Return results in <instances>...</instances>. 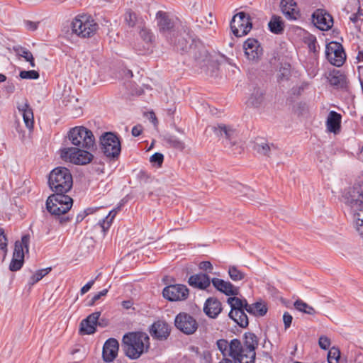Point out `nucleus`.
I'll list each match as a JSON object with an SVG mask.
<instances>
[{"label": "nucleus", "mask_w": 363, "mask_h": 363, "mask_svg": "<svg viewBox=\"0 0 363 363\" xmlns=\"http://www.w3.org/2000/svg\"><path fill=\"white\" fill-rule=\"evenodd\" d=\"M343 198L345 203L350 208L353 214L356 229L363 238V173Z\"/></svg>", "instance_id": "f257e3e1"}, {"label": "nucleus", "mask_w": 363, "mask_h": 363, "mask_svg": "<svg viewBox=\"0 0 363 363\" xmlns=\"http://www.w3.org/2000/svg\"><path fill=\"white\" fill-rule=\"evenodd\" d=\"M150 337L145 332H130L122 340V348L125 354L133 359L139 358L150 348Z\"/></svg>", "instance_id": "f03ea898"}, {"label": "nucleus", "mask_w": 363, "mask_h": 363, "mask_svg": "<svg viewBox=\"0 0 363 363\" xmlns=\"http://www.w3.org/2000/svg\"><path fill=\"white\" fill-rule=\"evenodd\" d=\"M48 185L54 193H67L73 185L70 171L63 167L55 168L49 174Z\"/></svg>", "instance_id": "7ed1b4c3"}, {"label": "nucleus", "mask_w": 363, "mask_h": 363, "mask_svg": "<svg viewBox=\"0 0 363 363\" xmlns=\"http://www.w3.org/2000/svg\"><path fill=\"white\" fill-rule=\"evenodd\" d=\"M100 150L104 155L111 161L117 160L121 152V143L119 137L113 132H106L99 138Z\"/></svg>", "instance_id": "20e7f679"}, {"label": "nucleus", "mask_w": 363, "mask_h": 363, "mask_svg": "<svg viewBox=\"0 0 363 363\" xmlns=\"http://www.w3.org/2000/svg\"><path fill=\"white\" fill-rule=\"evenodd\" d=\"M68 140L76 147L92 150L96 146L93 133L84 126H76L67 133Z\"/></svg>", "instance_id": "39448f33"}, {"label": "nucleus", "mask_w": 363, "mask_h": 363, "mask_svg": "<svg viewBox=\"0 0 363 363\" xmlns=\"http://www.w3.org/2000/svg\"><path fill=\"white\" fill-rule=\"evenodd\" d=\"M67 193H55L48 196L46 201L48 211L55 216L67 213L72 208L73 199Z\"/></svg>", "instance_id": "423d86ee"}, {"label": "nucleus", "mask_w": 363, "mask_h": 363, "mask_svg": "<svg viewBox=\"0 0 363 363\" xmlns=\"http://www.w3.org/2000/svg\"><path fill=\"white\" fill-rule=\"evenodd\" d=\"M60 156L65 161L77 165H84L90 163L94 155L86 149L82 147H65L60 150Z\"/></svg>", "instance_id": "0eeeda50"}, {"label": "nucleus", "mask_w": 363, "mask_h": 363, "mask_svg": "<svg viewBox=\"0 0 363 363\" xmlns=\"http://www.w3.org/2000/svg\"><path fill=\"white\" fill-rule=\"evenodd\" d=\"M227 303L230 305L231 310L228 313V316L235 323L241 328H247L249 325L248 318L243 311V308L246 305V299L233 296L227 299Z\"/></svg>", "instance_id": "6e6552de"}, {"label": "nucleus", "mask_w": 363, "mask_h": 363, "mask_svg": "<svg viewBox=\"0 0 363 363\" xmlns=\"http://www.w3.org/2000/svg\"><path fill=\"white\" fill-rule=\"evenodd\" d=\"M97 29V23H95L90 16H78L72 22V32L81 38H89L92 36Z\"/></svg>", "instance_id": "1a4fd4ad"}, {"label": "nucleus", "mask_w": 363, "mask_h": 363, "mask_svg": "<svg viewBox=\"0 0 363 363\" xmlns=\"http://www.w3.org/2000/svg\"><path fill=\"white\" fill-rule=\"evenodd\" d=\"M30 243V235H24L21 240L15 242L13 257L9 264V269L11 272H16L21 269L24 262L25 252H28Z\"/></svg>", "instance_id": "9d476101"}, {"label": "nucleus", "mask_w": 363, "mask_h": 363, "mask_svg": "<svg viewBox=\"0 0 363 363\" xmlns=\"http://www.w3.org/2000/svg\"><path fill=\"white\" fill-rule=\"evenodd\" d=\"M252 28V19L249 14L239 12L233 16L230 21V28L236 37L247 35Z\"/></svg>", "instance_id": "9b49d317"}, {"label": "nucleus", "mask_w": 363, "mask_h": 363, "mask_svg": "<svg viewBox=\"0 0 363 363\" xmlns=\"http://www.w3.org/2000/svg\"><path fill=\"white\" fill-rule=\"evenodd\" d=\"M229 356L233 359L234 363H255V357L248 358L247 349L236 338L232 340L229 344Z\"/></svg>", "instance_id": "f8f14e48"}, {"label": "nucleus", "mask_w": 363, "mask_h": 363, "mask_svg": "<svg viewBox=\"0 0 363 363\" xmlns=\"http://www.w3.org/2000/svg\"><path fill=\"white\" fill-rule=\"evenodd\" d=\"M174 325L177 329L186 335L194 334L198 328L196 319L185 312H181L176 315Z\"/></svg>", "instance_id": "ddd939ff"}, {"label": "nucleus", "mask_w": 363, "mask_h": 363, "mask_svg": "<svg viewBox=\"0 0 363 363\" xmlns=\"http://www.w3.org/2000/svg\"><path fill=\"white\" fill-rule=\"evenodd\" d=\"M189 291L184 284H171L163 289V297L169 301H182L187 299Z\"/></svg>", "instance_id": "4468645a"}, {"label": "nucleus", "mask_w": 363, "mask_h": 363, "mask_svg": "<svg viewBox=\"0 0 363 363\" xmlns=\"http://www.w3.org/2000/svg\"><path fill=\"white\" fill-rule=\"evenodd\" d=\"M326 57L334 66L340 67L346 59V54L340 43H333L326 47Z\"/></svg>", "instance_id": "2eb2a0df"}, {"label": "nucleus", "mask_w": 363, "mask_h": 363, "mask_svg": "<svg viewBox=\"0 0 363 363\" xmlns=\"http://www.w3.org/2000/svg\"><path fill=\"white\" fill-rule=\"evenodd\" d=\"M245 55L248 60L258 62L262 55L263 49L257 39L248 38L243 44Z\"/></svg>", "instance_id": "dca6fc26"}, {"label": "nucleus", "mask_w": 363, "mask_h": 363, "mask_svg": "<svg viewBox=\"0 0 363 363\" xmlns=\"http://www.w3.org/2000/svg\"><path fill=\"white\" fill-rule=\"evenodd\" d=\"M101 315V311H96L85 319L82 320L80 323L79 333L81 335H91L95 333L97 325L104 326L99 318Z\"/></svg>", "instance_id": "f3484780"}, {"label": "nucleus", "mask_w": 363, "mask_h": 363, "mask_svg": "<svg viewBox=\"0 0 363 363\" xmlns=\"http://www.w3.org/2000/svg\"><path fill=\"white\" fill-rule=\"evenodd\" d=\"M313 23L320 30H328L333 25L330 14L323 9H317L312 15Z\"/></svg>", "instance_id": "a211bd4d"}, {"label": "nucleus", "mask_w": 363, "mask_h": 363, "mask_svg": "<svg viewBox=\"0 0 363 363\" xmlns=\"http://www.w3.org/2000/svg\"><path fill=\"white\" fill-rule=\"evenodd\" d=\"M171 328L168 323L164 320L154 322L149 329L151 336L158 340H165L169 336Z\"/></svg>", "instance_id": "6ab92c4d"}, {"label": "nucleus", "mask_w": 363, "mask_h": 363, "mask_svg": "<svg viewBox=\"0 0 363 363\" xmlns=\"http://www.w3.org/2000/svg\"><path fill=\"white\" fill-rule=\"evenodd\" d=\"M119 344L116 339H108L103 347L102 357L106 362H112L117 356Z\"/></svg>", "instance_id": "aec40b11"}, {"label": "nucleus", "mask_w": 363, "mask_h": 363, "mask_svg": "<svg viewBox=\"0 0 363 363\" xmlns=\"http://www.w3.org/2000/svg\"><path fill=\"white\" fill-rule=\"evenodd\" d=\"M211 283L216 290L226 296H236L239 294V289L230 281L219 278H213Z\"/></svg>", "instance_id": "412c9836"}, {"label": "nucleus", "mask_w": 363, "mask_h": 363, "mask_svg": "<svg viewBox=\"0 0 363 363\" xmlns=\"http://www.w3.org/2000/svg\"><path fill=\"white\" fill-rule=\"evenodd\" d=\"M203 311L209 318H216L222 311L220 301L215 297L208 298L203 306Z\"/></svg>", "instance_id": "4be33fe9"}, {"label": "nucleus", "mask_w": 363, "mask_h": 363, "mask_svg": "<svg viewBox=\"0 0 363 363\" xmlns=\"http://www.w3.org/2000/svg\"><path fill=\"white\" fill-rule=\"evenodd\" d=\"M281 10L284 15L289 20H296L299 16V11L295 0H281Z\"/></svg>", "instance_id": "5701e85b"}, {"label": "nucleus", "mask_w": 363, "mask_h": 363, "mask_svg": "<svg viewBox=\"0 0 363 363\" xmlns=\"http://www.w3.org/2000/svg\"><path fill=\"white\" fill-rule=\"evenodd\" d=\"M327 79L330 84L337 89H345L347 85L346 76L340 70L333 69L328 73Z\"/></svg>", "instance_id": "b1692460"}, {"label": "nucleus", "mask_w": 363, "mask_h": 363, "mask_svg": "<svg viewBox=\"0 0 363 363\" xmlns=\"http://www.w3.org/2000/svg\"><path fill=\"white\" fill-rule=\"evenodd\" d=\"M211 280L206 274L199 273L191 275L189 278L188 283L190 286L199 289H206L211 284Z\"/></svg>", "instance_id": "393cba45"}, {"label": "nucleus", "mask_w": 363, "mask_h": 363, "mask_svg": "<svg viewBox=\"0 0 363 363\" xmlns=\"http://www.w3.org/2000/svg\"><path fill=\"white\" fill-rule=\"evenodd\" d=\"M212 130L218 137H225L231 144L235 145V142L233 140L236 135V131L231 127L224 124H218L217 126L212 127Z\"/></svg>", "instance_id": "a878e982"}, {"label": "nucleus", "mask_w": 363, "mask_h": 363, "mask_svg": "<svg viewBox=\"0 0 363 363\" xmlns=\"http://www.w3.org/2000/svg\"><path fill=\"white\" fill-rule=\"evenodd\" d=\"M257 337L252 333H246L244 335V345L245 348L248 352V358L256 357L255 350L258 347Z\"/></svg>", "instance_id": "bb28decb"}, {"label": "nucleus", "mask_w": 363, "mask_h": 363, "mask_svg": "<svg viewBox=\"0 0 363 363\" xmlns=\"http://www.w3.org/2000/svg\"><path fill=\"white\" fill-rule=\"evenodd\" d=\"M18 109L22 113L26 126L30 130L32 129L34 123L33 112L28 101H26L24 104L18 105Z\"/></svg>", "instance_id": "cd10ccee"}, {"label": "nucleus", "mask_w": 363, "mask_h": 363, "mask_svg": "<svg viewBox=\"0 0 363 363\" xmlns=\"http://www.w3.org/2000/svg\"><path fill=\"white\" fill-rule=\"evenodd\" d=\"M342 116L340 113L331 111L328 116L326 125L328 130L334 133L339 132L340 129Z\"/></svg>", "instance_id": "c85d7f7f"}, {"label": "nucleus", "mask_w": 363, "mask_h": 363, "mask_svg": "<svg viewBox=\"0 0 363 363\" xmlns=\"http://www.w3.org/2000/svg\"><path fill=\"white\" fill-rule=\"evenodd\" d=\"M157 25L162 32L170 31L174 27V23L166 12L160 11L156 14Z\"/></svg>", "instance_id": "c756f323"}, {"label": "nucleus", "mask_w": 363, "mask_h": 363, "mask_svg": "<svg viewBox=\"0 0 363 363\" xmlns=\"http://www.w3.org/2000/svg\"><path fill=\"white\" fill-rule=\"evenodd\" d=\"M268 28L272 33L281 35L284 31L285 23L281 17L273 15L268 23Z\"/></svg>", "instance_id": "7c9ffc66"}, {"label": "nucleus", "mask_w": 363, "mask_h": 363, "mask_svg": "<svg viewBox=\"0 0 363 363\" xmlns=\"http://www.w3.org/2000/svg\"><path fill=\"white\" fill-rule=\"evenodd\" d=\"M140 37L145 42L146 46H143V49L140 48H136L138 51L141 52H145L146 50L150 49V45L155 40V35L153 33L146 28H142L140 30Z\"/></svg>", "instance_id": "2f4dec72"}, {"label": "nucleus", "mask_w": 363, "mask_h": 363, "mask_svg": "<svg viewBox=\"0 0 363 363\" xmlns=\"http://www.w3.org/2000/svg\"><path fill=\"white\" fill-rule=\"evenodd\" d=\"M264 91L260 88H255L251 96L248 99L247 103L254 107L259 106L264 101Z\"/></svg>", "instance_id": "473e14b6"}, {"label": "nucleus", "mask_w": 363, "mask_h": 363, "mask_svg": "<svg viewBox=\"0 0 363 363\" xmlns=\"http://www.w3.org/2000/svg\"><path fill=\"white\" fill-rule=\"evenodd\" d=\"M163 140L169 147L179 150H183L185 148L184 143L175 135L167 134L164 136Z\"/></svg>", "instance_id": "72a5a7b5"}, {"label": "nucleus", "mask_w": 363, "mask_h": 363, "mask_svg": "<svg viewBox=\"0 0 363 363\" xmlns=\"http://www.w3.org/2000/svg\"><path fill=\"white\" fill-rule=\"evenodd\" d=\"M174 47L177 51L182 54L187 52L192 49L191 44L182 36L177 37V41L174 43Z\"/></svg>", "instance_id": "f704fd0d"}, {"label": "nucleus", "mask_w": 363, "mask_h": 363, "mask_svg": "<svg viewBox=\"0 0 363 363\" xmlns=\"http://www.w3.org/2000/svg\"><path fill=\"white\" fill-rule=\"evenodd\" d=\"M14 50L19 56L23 57L28 62L32 67H35L33 54L28 49L23 47H18L17 48H14Z\"/></svg>", "instance_id": "c9c22d12"}, {"label": "nucleus", "mask_w": 363, "mask_h": 363, "mask_svg": "<svg viewBox=\"0 0 363 363\" xmlns=\"http://www.w3.org/2000/svg\"><path fill=\"white\" fill-rule=\"evenodd\" d=\"M294 308L302 313L313 315L315 313V310L302 300H297L294 302Z\"/></svg>", "instance_id": "e433bc0d"}, {"label": "nucleus", "mask_w": 363, "mask_h": 363, "mask_svg": "<svg viewBox=\"0 0 363 363\" xmlns=\"http://www.w3.org/2000/svg\"><path fill=\"white\" fill-rule=\"evenodd\" d=\"M51 267H48L36 271L35 273L30 277L28 284L30 286L34 285L35 283L41 280L45 276H46L51 271Z\"/></svg>", "instance_id": "4c0bfd02"}, {"label": "nucleus", "mask_w": 363, "mask_h": 363, "mask_svg": "<svg viewBox=\"0 0 363 363\" xmlns=\"http://www.w3.org/2000/svg\"><path fill=\"white\" fill-rule=\"evenodd\" d=\"M118 208L113 209L112 211H111L109 212V213L105 218H104L102 220L99 221V223L101 225V227L102 228L104 232H105L106 230H107L109 228L113 220L114 219V218L118 212Z\"/></svg>", "instance_id": "58836bf2"}, {"label": "nucleus", "mask_w": 363, "mask_h": 363, "mask_svg": "<svg viewBox=\"0 0 363 363\" xmlns=\"http://www.w3.org/2000/svg\"><path fill=\"white\" fill-rule=\"evenodd\" d=\"M228 272L230 279L234 281H241L245 277V273L235 266H229Z\"/></svg>", "instance_id": "ea45409f"}, {"label": "nucleus", "mask_w": 363, "mask_h": 363, "mask_svg": "<svg viewBox=\"0 0 363 363\" xmlns=\"http://www.w3.org/2000/svg\"><path fill=\"white\" fill-rule=\"evenodd\" d=\"M328 363H341L340 351L337 347H333L328 353Z\"/></svg>", "instance_id": "a19ab883"}, {"label": "nucleus", "mask_w": 363, "mask_h": 363, "mask_svg": "<svg viewBox=\"0 0 363 363\" xmlns=\"http://www.w3.org/2000/svg\"><path fill=\"white\" fill-rule=\"evenodd\" d=\"M290 76L291 65L289 64H286L284 66L280 68L278 79L280 81L287 80Z\"/></svg>", "instance_id": "79ce46f5"}, {"label": "nucleus", "mask_w": 363, "mask_h": 363, "mask_svg": "<svg viewBox=\"0 0 363 363\" xmlns=\"http://www.w3.org/2000/svg\"><path fill=\"white\" fill-rule=\"evenodd\" d=\"M19 76L21 79H37L39 78L40 74L35 70H29V71H21Z\"/></svg>", "instance_id": "37998d69"}, {"label": "nucleus", "mask_w": 363, "mask_h": 363, "mask_svg": "<svg viewBox=\"0 0 363 363\" xmlns=\"http://www.w3.org/2000/svg\"><path fill=\"white\" fill-rule=\"evenodd\" d=\"M125 21L129 27H134L137 21L136 14L130 10L127 11L125 14Z\"/></svg>", "instance_id": "c03bdc74"}, {"label": "nucleus", "mask_w": 363, "mask_h": 363, "mask_svg": "<svg viewBox=\"0 0 363 363\" xmlns=\"http://www.w3.org/2000/svg\"><path fill=\"white\" fill-rule=\"evenodd\" d=\"M255 315L263 316L267 312V308L266 306L261 303H255Z\"/></svg>", "instance_id": "a18cd8bd"}, {"label": "nucleus", "mask_w": 363, "mask_h": 363, "mask_svg": "<svg viewBox=\"0 0 363 363\" xmlns=\"http://www.w3.org/2000/svg\"><path fill=\"white\" fill-rule=\"evenodd\" d=\"M256 150L264 155H268V152L271 150V147L267 143L257 144Z\"/></svg>", "instance_id": "49530a36"}, {"label": "nucleus", "mask_w": 363, "mask_h": 363, "mask_svg": "<svg viewBox=\"0 0 363 363\" xmlns=\"http://www.w3.org/2000/svg\"><path fill=\"white\" fill-rule=\"evenodd\" d=\"M308 85L309 84L308 82H303L300 85L294 86L291 89L292 94L301 95L302 92L308 86Z\"/></svg>", "instance_id": "de8ad7c7"}, {"label": "nucleus", "mask_w": 363, "mask_h": 363, "mask_svg": "<svg viewBox=\"0 0 363 363\" xmlns=\"http://www.w3.org/2000/svg\"><path fill=\"white\" fill-rule=\"evenodd\" d=\"M7 237L5 234L4 228H0V249L2 250H7Z\"/></svg>", "instance_id": "09e8293b"}, {"label": "nucleus", "mask_w": 363, "mask_h": 363, "mask_svg": "<svg viewBox=\"0 0 363 363\" xmlns=\"http://www.w3.org/2000/svg\"><path fill=\"white\" fill-rule=\"evenodd\" d=\"M150 162L160 167L164 160V156L162 153L155 152L150 157Z\"/></svg>", "instance_id": "8fccbe9b"}, {"label": "nucleus", "mask_w": 363, "mask_h": 363, "mask_svg": "<svg viewBox=\"0 0 363 363\" xmlns=\"http://www.w3.org/2000/svg\"><path fill=\"white\" fill-rule=\"evenodd\" d=\"M318 344L321 349L326 350L330 346V340L326 336H320L318 340Z\"/></svg>", "instance_id": "3c124183"}, {"label": "nucleus", "mask_w": 363, "mask_h": 363, "mask_svg": "<svg viewBox=\"0 0 363 363\" xmlns=\"http://www.w3.org/2000/svg\"><path fill=\"white\" fill-rule=\"evenodd\" d=\"M307 43L310 51H312L313 52H317V40L315 36L311 35L310 37H308V38L307 39Z\"/></svg>", "instance_id": "603ef678"}, {"label": "nucleus", "mask_w": 363, "mask_h": 363, "mask_svg": "<svg viewBox=\"0 0 363 363\" xmlns=\"http://www.w3.org/2000/svg\"><path fill=\"white\" fill-rule=\"evenodd\" d=\"M350 20L354 23L363 20V13L362 12L360 7H359L357 12L352 13L350 16Z\"/></svg>", "instance_id": "864d4df0"}, {"label": "nucleus", "mask_w": 363, "mask_h": 363, "mask_svg": "<svg viewBox=\"0 0 363 363\" xmlns=\"http://www.w3.org/2000/svg\"><path fill=\"white\" fill-rule=\"evenodd\" d=\"M200 269L203 271H207L209 273H212L213 271V265L209 261H203L199 264Z\"/></svg>", "instance_id": "5fc2aeb1"}, {"label": "nucleus", "mask_w": 363, "mask_h": 363, "mask_svg": "<svg viewBox=\"0 0 363 363\" xmlns=\"http://www.w3.org/2000/svg\"><path fill=\"white\" fill-rule=\"evenodd\" d=\"M293 317L288 312H285L283 315V321L285 329L289 328L291 326Z\"/></svg>", "instance_id": "6e6d98bb"}, {"label": "nucleus", "mask_w": 363, "mask_h": 363, "mask_svg": "<svg viewBox=\"0 0 363 363\" xmlns=\"http://www.w3.org/2000/svg\"><path fill=\"white\" fill-rule=\"evenodd\" d=\"M217 346L221 352L224 354V352L229 347V344L227 340L221 339L217 341Z\"/></svg>", "instance_id": "4d7b16f0"}, {"label": "nucleus", "mask_w": 363, "mask_h": 363, "mask_svg": "<svg viewBox=\"0 0 363 363\" xmlns=\"http://www.w3.org/2000/svg\"><path fill=\"white\" fill-rule=\"evenodd\" d=\"M91 208H87L84 211L79 213L76 217V223H79L82 222L84 218L91 213Z\"/></svg>", "instance_id": "13d9d810"}, {"label": "nucleus", "mask_w": 363, "mask_h": 363, "mask_svg": "<svg viewBox=\"0 0 363 363\" xmlns=\"http://www.w3.org/2000/svg\"><path fill=\"white\" fill-rule=\"evenodd\" d=\"M96 279H97V277L95 279H92V280L89 281L87 284H86L84 286L82 287V289L80 290V293L82 295L86 294V292H88L90 290V289L94 285L95 280Z\"/></svg>", "instance_id": "bf43d9fd"}, {"label": "nucleus", "mask_w": 363, "mask_h": 363, "mask_svg": "<svg viewBox=\"0 0 363 363\" xmlns=\"http://www.w3.org/2000/svg\"><path fill=\"white\" fill-rule=\"evenodd\" d=\"M212 360V356L208 351H205L202 354L201 363H211Z\"/></svg>", "instance_id": "052dcab7"}, {"label": "nucleus", "mask_w": 363, "mask_h": 363, "mask_svg": "<svg viewBox=\"0 0 363 363\" xmlns=\"http://www.w3.org/2000/svg\"><path fill=\"white\" fill-rule=\"evenodd\" d=\"M142 131H143V127H142V125H135V126L132 128L131 133H132V135H133L134 137H138V136H139V135L142 133Z\"/></svg>", "instance_id": "680f3d73"}, {"label": "nucleus", "mask_w": 363, "mask_h": 363, "mask_svg": "<svg viewBox=\"0 0 363 363\" xmlns=\"http://www.w3.org/2000/svg\"><path fill=\"white\" fill-rule=\"evenodd\" d=\"M255 303L248 304L247 301H246V305H245V308H243V311L245 312L246 311L250 314L255 315Z\"/></svg>", "instance_id": "e2e57ef3"}, {"label": "nucleus", "mask_w": 363, "mask_h": 363, "mask_svg": "<svg viewBox=\"0 0 363 363\" xmlns=\"http://www.w3.org/2000/svg\"><path fill=\"white\" fill-rule=\"evenodd\" d=\"M38 23L32 22V21H27L26 22V28L31 31L35 30L38 28Z\"/></svg>", "instance_id": "0e129e2a"}, {"label": "nucleus", "mask_w": 363, "mask_h": 363, "mask_svg": "<svg viewBox=\"0 0 363 363\" xmlns=\"http://www.w3.org/2000/svg\"><path fill=\"white\" fill-rule=\"evenodd\" d=\"M108 293V289H105L102 290L101 291L99 292L98 294H95L94 296V301H99L102 296H105Z\"/></svg>", "instance_id": "69168bd1"}, {"label": "nucleus", "mask_w": 363, "mask_h": 363, "mask_svg": "<svg viewBox=\"0 0 363 363\" xmlns=\"http://www.w3.org/2000/svg\"><path fill=\"white\" fill-rule=\"evenodd\" d=\"M122 306L125 309H129L132 307L133 303L130 301H123L122 302Z\"/></svg>", "instance_id": "338daca9"}, {"label": "nucleus", "mask_w": 363, "mask_h": 363, "mask_svg": "<svg viewBox=\"0 0 363 363\" xmlns=\"http://www.w3.org/2000/svg\"><path fill=\"white\" fill-rule=\"evenodd\" d=\"M357 59L359 62L363 61V51H359Z\"/></svg>", "instance_id": "774afa93"}]
</instances>
